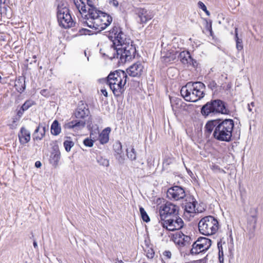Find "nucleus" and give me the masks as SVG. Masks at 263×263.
<instances>
[{"mask_svg": "<svg viewBox=\"0 0 263 263\" xmlns=\"http://www.w3.org/2000/svg\"><path fill=\"white\" fill-rule=\"evenodd\" d=\"M172 240L179 246H185L190 243L191 237L185 235L181 232H177L172 236Z\"/></svg>", "mask_w": 263, "mask_h": 263, "instance_id": "obj_17", "label": "nucleus"}, {"mask_svg": "<svg viewBox=\"0 0 263 263\" xmlns=\"http://www.w3.org/2000/svg\"><path fill=\"white\" fill-rule=\"evenodd\" d=\"M116 263H124L122 260L117 259Z\"/></svg>", "mask_w": 263, "mask_h": 263, "instance_id": "obj_57", "label": "nucleus"}, {"mask_svg": "<svg viewBox=\"0 0 263 263\" xmlns=\"http://www.w3.org/2000/svg\"><path fill=\"white\" fill-rule=\"evenodd\" d=\"M154 256V252L152 249L148 250L147 252V256L149 258H153Z\"/></svg>", "mask_w": 263, "mask_h": 263, "instance_id": "obj_40", "label": "nucleus"}, {"mask_svg": "<svg viewBox=\"0 0 263 263\" xmlns=\"http://www.w3.org/2000/svg\"><path fill=\"white\" fill-rule=\"evenodd\" d=\"M218 248L219 249V260L220 263L223 262V252L222 251V248L221 245H220V242H218L217 244Z\"/></svg>", "mask_w": 263, "mask_h": 263, "instance_id": "obj_36", "label": "nucleus"}, {"mask_svg": "<svg viewBox=\"0 0 263 263\" xmlns=\"http://www.w3.org/2000/svg\"><path fill=\"white\" fill-rule=\"evenodd\" d=\"M136 14L138 16L137 21L140 24L146 23L153 17L152 13L144 8H138L136 10Z\"/></svg>", "mask_w": 263, "mask_h": 263, "instance_id": "obj_18", "label": "nucleus"}, {"mask_svg": "<svg viewBox=\"0 0 263 263\" xmlns=\"http://www.w3.org/2000/svg\"><path fill=\"white\" fill-rule=\"evenodd\" d=\"M60 159V153L59 152H54L51 153L50 156V163L54 166H57Z\"/></svg>", "mask_w": 263, "mask_h": 263, "instance_id": "obj_27", "label": "nucleus"}, {"mask_svg": "<svg viewBox=\"0 0 263 263\" xmlns=\"http://www.w3.org/2000/svg\"><path fill=\"white\" fill-rule=\"evenodd\" d=\"M32 105V102L31 101L28 100L26 101L22 106L21 108L25 111L27 110L30 107H31Z\"/></svg>", "mask_w": 263, "mask_h": 263, "instance_id": "obj_38", "label": "nucleus"}, {"mask_svg": "<svg viewBox=\"0 0 263 263\" xmlns=\"http://www.w3.org/2000/svg\"><path fill=\"white\" fill-rule=\"evenodd\" d=\"M109 4L116 7H118V6L119 5L118 2L117 0L110 1L109 2Z\"/></svg>", "mask_w": 263, "mask_h": 263, "instance_id": "obj_42", "label": "nucleus"}, {"mask_svg": "<svg viewBox=\"0 0 263 263\" xmlns=\"http://www.w3.org/2000/svg\"><path fill=\"white\" fill-rule=\"evenodd\" d=\"M203 11L206 13V14L208 15V16H209L210 15V12L207 10V9H206L205 10H203Z\"/></svg>", "mask_w": 263, "mask_h": 263, "instance_id": "obj_50", "label": "nucleus"}, {"mask_svg": "<svg viewBox=\"0 0 263 263\" xmlns=\"http://www.w3.org/2000/svg\"><path fill=\"white\" fill-rule=\"evenodd\" d=\"M111 131L110 127H106L99 134V140L100 142L102 144H105L109 141V135Z\"/></svg>", "mask_w": 263, "mask_h": 263, "instance_id": "obj_24", "label": "nucleus"}, {"mask_svg": "<svg viewBox=\"0 0 263 263\" xmlns=\"http://www.w3.org/2000/svg\"><path fill=\"white\" fill-rule=\"evenodd\" d=\"M200 233L209 236L215 234L219 229V223L216 218L212 216H205L198 223Z\"/></svg>", "mask_w": 263, "mask_h": 263, "instance_id": "obj_7", "label": "nucleus"}, {"mask_svg": "<svg viewBox=\"0 0 263 263\" xmlns=\"http://www.w3.org/2000/svg\"><path fill=\"white\" fill-rule=\"evenodd\" d=\"M164 255L166 256L168 258H170L171 257V253L170 251H165L164 253Z\"/></svg>", "mask_w": 263, "mask_h": 263, "instance_id": "obj_44", "label": "nucleus"}, {"mask_svg": "<svg viewBox=\"0 0 263 263\" xmlns=\"http://www.w3.org/2000/svg\"><path fill=\"white\" fill-rule=\"evenodd\" d=\"M166 195L170 200L178 201L184 198L186 195L182 187L174 186L168 189Z\"/></svg>", "mask_w": 263, "mask_h": 263, "instance_id": "obj_14", "label": "nucleus"}, {"mask_svg": "<svg viewBox=\"0 0 263 263\" xmlns=\"http://www.w3.org/2000/svg\"><path fill=\"white\" fill-rule=\"evenodd\" d=\"M211 244L212 241L211 239L206 237H199L192 245V248L190 251L191 254H197L206 251L210 248Z\"/></svg>", "mask_w": 263, "mask_h": 263, "instance_id": "obj_12", "label": "nucleus"}, {"mask_svg": "<svg viewBox=\"0 0 263 263\" xmlns=\"http://www.w3.org/2000/svg\"><path fill=\"white\" fill-rule=\"evenodd\" d=\"M18 136L20 142L22 144H25L30 140V133L24 127L21 128Z\"/></svg>", "mask_w": 263, "mask_h": 263, "instance_id": "obj_21", "label": "nucleus"}, {"mask_svg": "<svg viewBox=\"0 0 263 263\" xmlns=\"http://www.w3.org/2000/svg\"><path fill=\"white\" fill-rule=\"evenodd\" d=\"M126 155L127 157L131 160H135L136 159L137 155L135 149L134 147H132L130 148L126 149Z\"/></svg>", "mask_w": 263, "mask_h": 263, "instance_id": "obj_31", "label": "nucleus"}, {"mask_svg": "<svg viewBox=\"0 0 263 263\" xmlns=\"http://www.w3.org/2000/svg\"><path fill=\"white\" fill-rule=\"evenodd\" d=\"M1 79H2V77H1V76H0V80H1Z\"/></svg>", "mask_w": 263, "mask_h": 263, "instance_id": "obj_62", "label": "nucleus"}, {"mask_svg": "<svg viewBox=\"0 0 263 263\" xmlns=\"http://www.w3.org/2000/svg\"><path fill=\"white\" fill-rule=\"evenodd\" d=\"M36 55H33V59H34V61L30 62V64H32V62L35 63L36 62Z\"/></svg>", "mask_w": 263, "mask_h": 263, "instance_id": "obj_52", "label": "nucleus"}, {"mask_svg": "<svg viewBox=\"0 0 263 263\" xmlns=\"http://www.w3.org/2000/svg\"><path fill=\"white\" fill-rule=\"evenodd\" d=\"M50 130L51 134L54 136H58L61 132V127L57 120L53 122Z\"/></svg>", "mask_w": 263, "mask_h": 263, "instance_id": "obj_25", "label": "nucleus"}, {"mask_svg": "<svg viewBox=\"0 0 263 263\" xmlns=\"http://www.w3.org/2000/svg\"><path fill=\"white\" fill-rule=\"evenodd\" d=\"M250 105H252V106H254V103L253 102H251L250 104Z\"/></svg>", "mask_w": 263, "mask_h": 263, "instance_id": "obj_60", "label": "nucleus"}, {"mask_svg": "<svg viewBox=\"0 0 263 263\" xmlns=\"http://www.w3.org/2000/svg\"><path fill=\"white\" fill-rule=\"evenodd\" d=\"M205 85L201 82H190L181 90V96L186 101L195 102L204 97Z\"/></svg>", "mask_w": 263, "mask_h": 263, "instance_id": "obj_3", "label": "nucleus"}, {"mask_svg": "<svg viewBox=\"0 0 263 263\" xmlns=\"http://www.w3.org/2000/svg\"><path fill=\"white\" fill-rule=\"evenodd\" d=\"M33 245V247H34L35 249H37L38 248L37 244L35 240H34Z\"/></svg>", "mask_w": 263, "mask_h": 263, "instance_id": "obj_47", "label": "nucleus"}, {"mask_svg": "<svg viewBox=\"0 0 263 263\" xmlns=\"http://www.w3.org/2000/svg\"><path fill=\"white\" fill-rule=\"evenodd\" d=\"M73 2L82 16L87 14L90 8H95L90 0H73Z\"/></svg>", "mask_w": 263, "mask_h": 263, "instance_id": "obj_15", "label": "nucleus"}, {"mask_svg": "<svg viewBox=\"0 0 263 263\" xmlns=\"http://www.w3.org/2000/svg\"><path fill=\"white\" fill-rule=\"evenodd\" d=\"M2 3V0H0V4H1Z\"/></svg>", "mask_w": 263, "mask_h": 263, "instance_id": "obj_61", "label": "nucleus"}, {"mask_svg": "<svg viewBox=\"0 0 263 263\" xmlns=\"http://www.w3.org/2000/svg\"><path fill=\"white\" fill-rule=\"evenodd\" d=\"M24 112V110H23L21 108L19 110H18L17 112V115L18 116V118H21L22 115H23V113Z\"/></svg>", "mask_w": 263, "mask_h": 263, "instance_id": "obj_43", "label": "nucleus"}, {"mask_svg": "<svg viewBox=\"0 0 263 263\" xmlns=\"http://www.w3.org/2000/svg\"><path fill=\"white\" fill-rule=\"evenodd\" d=\"M198 6L199 8L202 9L203 11L205 10L206 9V7L205 6V5L202 2H200V1H199L198 3Z\"/></svg>", "mask_w": 263, "mask_h": 263, "instance_id": "obj_41", "label": "nucleus"}, {"mask_svg": "<svg viewBox=\"0 0 263 263\" xmlns=\"http://www.w3.org/2000/svg\"><path fill=\"white\" fill-rule=\"evenodd\" d=\"M97 162L101 165L107 167L109 166V160L102 156L100 154H98L96 157Z\"/></svg>", "mask_w": 263, "mask_h": 263, "instance_id": "obj_29", "label": "nucleus"}, {"mask_svg": "<svg viewBox=\"0 0 263 263\" xmlns=\"http://www.w3.org/2000/svg\"><path fill=\"white\" fill-rule=\"evenodd\" d=\"M178 56L180 61L183 64H189L194 66V62H195V63H196L194 60L191 57L190 53L187 51H183L181 52Z\"/></svg>", "mask_w": 263, "mask_h": 263, "instance_id": "obj_22", "label": "nucleus"}, {"mask_svg": "<svg viewBox=\"0 0 263 263\" xmlns=\"http://www.w3.org/2000/svg\"><path fill=\"white\" fill-rule=\"evenodd\" d=\"M179 206L171 202H166L159 209V216L162 221H165L178 215Z\"/></svg>", "mask_w": 263, "mask_h": 263, "instance_id": "obj_10", "label": "nucleus"}, {"mask_svg": "<svg viewBox=\"0 0 263 263\" xmlns=\"http://www.w3.org/2000/svg\"><path fill=\"white\" fill-rule=\"evenodd\" d=\"M64 146L65 150L68 152L70 151L71 148L73 146L74 143L72 141L66 140L64 142Z\"/></svg>", "mask_w": 263, "mask_h": 263, "instance_id": "obj_34", "label": "nucleus"}, {"mask_svg": "<svg viewBox=\"0 0 263 263\" xmlns=\"http://www.w3.org/2000/svg\"><path fill=\"white\" fill-rule=\"evenodd\" d=\"M172 109H173V110L174 111V112H176V110L175 108L174 105L172 104Z\"/></svg>", "mask_w": 263, "mask_h": 263, "instance_id": "obj_55", "label": "nucleus"}, {"mask_svg": "<svg viewBox=\"0 0 263 263\" xmlns=\"http://www.w3.org/2000/svg\"><path fill=\"white\" fill-rule=\"evenodd\" d=\"M238 29L237 28H235V39L236 42V49L238 51L242 50L243 49V46L242 44V40L241 39H239L238 36Z\"/></svg>", "mask_w": 263, "mask_h": 263, "instance_id": "obj_30", "label": "nucleus"}, {"mask_svg": "<svg viewBox=\"0 0 263 263\" xmlns=\"http://www.w3.org/2000/svg\"><path fill=\"white\" fill-rule=\"evenodd\" d=\"M99 135V131L98 128H97L95 130H90V138L93 140L95 141L98 137V135Z\"/></svg>", "mask_w": 263, "mask_h": 263, "instance_id": "obj_35", "label": "nucleus"}, {"mask_svg": "<svg viewBox=\"0 0 263 263\" xmlns=\"http://www.w3.org/2000/svg\"><path fill=\"white\" fill-rule=\"evenodd\" d=\"M84 32H84V33H85V34H89V32H90V30H88V29H84Z\"/></svg>", "mask_w": 263, "mask_h": 263, "instance_id": "obj_51", "label": "nucleus"}, {"mask_svg": "<svg viewBox=\"0 0 263 263\" xmlns=\"http://www.w3.org/2000/svg\"><path fill=\"white\" fill-rule=\"evenodd\" d=\"M114 149L116 155L122 154L123 153L122 145L120 142H116L114 144Z\"/></svg>", "mask_w": 263, "mask_h": 263, "instance_id": "obj_33", "label": "nucleus"}, {"mask_svg": "<svg viewBox=\"0 0 263 263\" xmlns=\"http://www.w3.org/2000/svg\"><path fill=\"white\" fill-rule=\"evenodd\" d=\"M210 32V34L212 35V24L210 23L209 28L208 29Z\"/></svg>", "mask_w": 263, "mask_h": 263, "instance_id": "obj_48", "label": "nucleus"}, {"mask_svg": "<svg viewBox=\"0 0 263 263\" xmlns=\"http://www.w3.org/2000/svg\"><path fill=\"white\" fill-rule=\"evenodd\" d=\"M101 91L105 97H107V92L106 89H101Z\"/></svg>", "mask_w": 263, "mask_h": 263, "instance_id": "obj_45", "label": "nucleus"}, {"mask_svg": "<svg viewBox=\"0 0 263 263\" xmlns=\"http://www.w3.org/2000/svg\"><path fill=\"white\" fill-rule=\"evenodd\" d=\"M116 159H118L120 163H123L124 160V157L123 153L122 154L116 155Z\"/></svg>", "mask_w": 263, "mask_h": 263, "instance_id": "obj_39", "label": "nucleus"}, {"mask_svg": "<svg viewBox=\"0 0 263 263\" xmlns=\"http://www.w3.org/2000/svg\"><path fill=\"white\" fill-rule=\"evenodd\" d=\"M170 52H173V50L172 51H168V52H167L166 53L165 55H164L165 56H167V57H170Z\"/></svg>", "mask_w": 263, "mask_h": 263, "instance_id": "obj_53", "label": "nucleus"}, {"mask_svg": "<svg viewBox=\"0 0 263 263\" xmlns=\"http://www.w3.org/2000/svg\"><path fill=\"white\" fill-rule=\"evenodd\" d=\"M139 210L142 220L146 222H149L150 218L144 208L140 207Z\"/></svg>", "mask_w": 263, "mask_h": 263, "instance_id": "obj_32", "label": "nucleus"}, {"mask_svg": "<svg viewBox=\"0 0 263 263\" xmlns=\"http://www.w3.org/2000/svg\"><path fill=\"white\" fill-rule=\"evenodd\" d=\"M201 112L204 116H212L217 114H228L229 110L226 108L223 101L217 99L211 100L204 105Z\"/></svg>", "mask_w": 263, "mask_h": 263, "instance_id": "obj_6", "label": "nucleus"}, {"mask_svg": "<svg viewBox=\"0 0 263 263\" xmlns=\"http://www.w3.org/2000/svg\"><path fill=\"white\" fill-rule=\"evenodd\" d=\"M128 79L127 73L117 70L108 76L107 83L115 96H120L124 91V86Z\"/></svg>", "mask_w": 263, "mask_h": 263, "instance_id": "obj_4", "label": "nucleus"}, {"mask_svg": "<svg viewBox=\"0 0 263 263\" xmlns=\"http://www.w3.org/2000/svg\"><path fill=\"white\" fill-rule=\"evenodd\" d=\"M213 168L215 169L218 170L219 171H220L221 172H224L223 170H221L218 166H214Z\"/></svg>", "mask_w": 263, "mask_h": 263, "instance_id": "obj_49", "label": "nucleus"}, {"mask_svg": "<svg viewBox=\"0 0 263 263\" xmlns=\"http://www.w3.org/2000/svg\"><path fill=\"white\" fill-rule=\"evenodd\" d=\"M234 127L232 119H217L209 121L205 125V129L208 134L213 132V137L217 140L230 142Z\"/></svg>", "mask_w": 263, "mask_h": 263, "instance_id": "obj_1", "label": "nucleus"}, {"mask_svg": "<svg viewBox=\"0 0 263 263\" xmlns=\"http://www.w3.org/2000/svg\"><path fill=\"white\" fill-rule=\"evenodd\" d=\"M25 79L22 77H20L16 80L14 86L18 92L21 93L24 91L25 89Z\"/></svg>", "mask_w": 263, "mask_h": 263, "instance_id": "obj_26", "label": "nucleus"}, {"mask_svg": "<svg viewBox=\"0 0 263 263\" xmlns=\"http://www.w3.org/2000/svg\"><path fill=\"white\" fill-rule=\"evenodd\" d=\"M177 57V52L173 50V52H170V56L167 57L163 55L162 57V61L165 63H171L174 61Z\"/></svg>", "mask_w": 263, "mask_h": 263, "instance_id": "obj_28", "label": "nucleus"}, {"mask_svg": "<svg viewBox=\"0 0 263 263\" xmlns=\"http://www.w3.org/2000/svg\"><path fill=\"white\" fill-rule=\"evenodd\" d=\"M144 66L142 63L137 62L126 69L127 75L133 77H139L143 72Z\"/></svg>", "mask_w": 263, "mask_h": 263, "instance_id": "obj_16", "label": "nucleus"}, {"mask_svg": "<svg viewBox=\"0 0 263 263\" xmlns=\"http://www.w3.org/2000/svg\"><path fill=\"white\" fill-rule=\"evenodd\" d=\"M94 141L92 139L87 138L84 139L83 143L85 146L90 147L93 146Z\"/></svg>", "mask_w": 263, "mask_h": 263, "instance_id": "obj_37", "label": "nucleus"}, {"mask_svg": "<svg viewBox=\"0 0 263 263\" xmlns=\"http://www.w3.org/2000/svg\"><path fill=\"white\" fill-rule=\"evenodd\" d=\"M183 221L178 215L173 216L162 222L163 228L169 231H174L179 230L183 227Z\"/></svg>", "mask_w": 263, "mask_h": 263, "instance_id": "obj_13", "label": "nucleus"}, {"mask_svg": "<svg viewBox=\"0 0 263 263\" xmlns=\"http://www.w3.org/2000/svg\"><path fill=\"white\" fill-rule=\"evenodd\" d=\"M74 116L76 119L65 123L63 125L64 128L78 131L83 129L86 124L89 129L91 128L92 118L87 105L79 106L74 112Z\"/></svg>", "mask_w": 263, "mask_h": 263, "instance_id": "obj_2", "label": "nucleus"}, {"mask_svg": "<svg viewBox=\"0 0 263 263\" xmlns=\"http://www.w3.org/2000/svg\"><path fill=\"white\" fill-rule=\"evenodd\" d=\"M57 18L60 25L64 28L71 27L74 24L66 4L62 1L58 4Z\"/></svg>", "mask_w": 263, "mask_h": 263, "instance_id": "obj_9", "label": "nucleus"}, {"mask_svg": "<svg viewBox=\"0 0 263 263\" xmlns=\"http://www.w3.org/2000/svg\"><path fill=\"white\" fill-rule=\"evenodd\" d=\"M196 200L192 198L191 200L186 202L184 204V211L186 213L189 214H194L196 212V204L197 203Z\"/></svg>", "mask_w": 263, "mask_h": 263, "instance_id": "obj_23", "label": "nucleus"}, {"mask_svg": "<svg viewBox=\"0 0 263 263\" xmlns=\"http://www.w3.org/2000/svg\"><path fill=\"white\" fill-rule=\"evenodd\" d=\"M45 92H46V90L45 89L42 90L41 91V94L43 95H44Z\"/></svg>", "mask_w": 263, "mask_h": 263, "instance_id": "obj_58", "label": "nucleus"}, {"mask_svg": "<svg viewBox=\"0 0 263 263\" xmlns=\"http://www.w3.org/2000/svg\"><path fill=\"white\" fill-rule=\"evenodd\" d=\"M35 166L37 168L40 167L41 166V163L40 161H36L35 163Z\"/></svg>", "mask_w": 263, "mask_h": 263, "instance_id": "obj_46", "label": "nucleus"}, {"mask_svg": "<svg viewBox=\"0 0 263 263\" xmlns=\"http://www.w3.org/2000/svg\"><path fill=\"white\" fill-rule=\"evenodd\" d=\"M18 119H19V118L17 119V118H13V122L15 123Z\"/></svg>", "mask_w": 263, "mask_h": 263, "instance_id": "obj_59", "label": "nucleus"}, {"mask_svg": "<svg viewBox=\"0 0 263 263\" xmlns=\"http://www.w3.org/2000/svg\"><path fill=\"white\" fill-rule=\"evenodd\" d=\"M174 70L176 71V70L175 69H173V68H170V69H168V72H172V71H174Z\"/></svg>", "mask_w": 263, "mask_h": 263, "instance_id": "obj_54", "label": "nucleus"}, {"mask_svg": "<svg viewBox=\"0 0 263 263\" xmlns=\"http://www.w3.org/2000/svg\"><path fill=\"white\" fill-rule=\"evenodd\" d=\"M97 8H90L87 14L82 16L83 23L90 28L98 31H101V15Z\"/></svg>", "mask_w": 263, "mask_h": 263, "instance_id": "obj_8", "label": "nucleus"}, {"mask_svg": "<svg viewBox=\"0 0 263 263\" xmlns=\"http://www.w3.org/2000/svg\"><path fill=\"white\" fill-rule=\"evenodd\" d=\"M248 109L250 112L252 111V108L250 107V105L248 104Z\"/></svg>", "mask_w": 263, "mask_h": 263, "instance_id": "obj_56", "label": "nucleus"}, {"mask_svg": "<svg viewBox=\"0 0 263 263\" xmlns=\"http://www.w3.org/2000/svg\"><path fill=\"white\" fill-rule=\"evenodd\" d=\"M99 14L101 15V24L103 25L101 26V31L104 30L111 23L112 18L108 14L104 13L99 10Z\"/></svg>", "mask_w": 263, "mask_h": 263, "instance_id": "obj_20", "label": "nucleus"}, {"mask_svg": "<svg viewBox=\"0 0 263 263\" xmlns=\"http://www.w3.org/2000/svg\"><path fill=\"white\" fill-rule=\"evenodd\" d=\"M116 51L114 58L119 59V62L124 64L135 58L136 49L135 45L130 39H127L123 43L114 47Z\"/></svg>", "mask_w": 263, "mask_h": 263, "instance_id": "obj_5", "label": "nucleus"}, {"mask_svg": "<svg viewBox=\"0 0 263 263\" xmlns=\"http://www.w3.org/2000/svg\"><path fill=\"white\" fill-rule=\"evenodd\" d=\"M46 127L45 125L40 124L33 134L34 140H41L45 136Z\"/></svg>", "mask_w": 263, "mask_h": 263, "instance_id": "obj_19", "label": "nucleus"}, {"mask_svg": "<svg viewBox=\"0 0 263 263\" xmlns=\"http://www.w3.org/2000/svg\"><path fill=\"white\" fill-rule=\"evenodd\" d=\"M108 37L112 42L114 48L124 43L127 39H130L126 37V35L119 26L112 27L109 31Z\"/></svg>", "mask_w": 263, "mask_h": 263, "instance_id": "obj_11", "label": "nucleus"}]
</instances>
